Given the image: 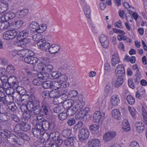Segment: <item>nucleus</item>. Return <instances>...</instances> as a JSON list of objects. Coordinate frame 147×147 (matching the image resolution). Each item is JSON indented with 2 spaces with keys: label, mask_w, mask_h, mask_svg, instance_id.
Returning <instances> with one entry per match:
<instances>
[{
  "label": "nucleus",
  "mask_w": 147,
  "mask_h": 147,
  "mask_svg": "<svg viewBox=\"0 0 147 147\" xmlns=\"http://www.w3.org/2000/svg\"><path fill=\"white\" fill-rule=\"evenodd\" d=\"M21 102L29 111L33 110L36 115L41 112L39 99L34 94L24 96L21 98Z\"/></svg>",
  "instance_id": "f257e3e1"
},
{
  "label": "nucleus",
  "mask_w": 147,
  "mask_h": 147,
  "mask_svg": "<svg viewBox=\"0 0 147 147\" xmlns=\"http://www.w3.org/2000/svg\"><path fill=\"white\" fill-rule=\"evenodd\" d=\"M50 60L49 59L45 58H41L39 61L38 67L34 66V70L36 71H40L38 73L42 75L45 79L48 80L49 78V74L51 72L53 69V66L51 65H46V64L49 63Z\"/></svg>",
  "instance_id": "f03ea898"
},
{
  "label": "nucleus",
  "mask_w": 147,
  "mask_h": 147,
  "mask_svg": "<svg viewBox=\"0 0 147 147\" xmlns=\"http://www.w3.org/2000/svg\"><path fill=\"white\" fill-rule=\"evenodd\" d=\"M68 98L72 99V102L74 103L85 104L84 98L82 95L78 94L77 91L72 90L69 91L67 94Z\"/></svg>",
  "instance_id": "7ed1b4c3"
},
{
  "label": "nucleus",
  "mask_w": 147,
  "mask_h": 147,
  "mask_svg": "<svg viewBox=\"0 0 147 147\" xmlns=\"http://www.w3.org/2000/svg\"><path fill=\"white\" fill-rule=\"evenodd\" d=\"M75 104L71 102V106L67 109L66 112L68 116H71L74 115L77 111L82 109L85 105V104Z\"/></svg>",
  "instance_id": "20e7f679"
},
{
  "label": "nucleus",
  "mask_w": 147,
  "mask_h": 147,
  "mask_svg": "<svg viewBox=\"0 0 147 147\" xmlns=\"http://www.w3.org/2000/svg\"><path fill=\"white\" fill-rule=\"evenodd\" d=\"M0 135L4 138H6L8 142H17L18 137L7 130H2L0 131Z\"/></svg>",
  "instance_id": "39448f33"
},
{
  "label": "nucleus",
  "mask_w": 147,
  "mask_h": 147,
  "mask_svg": "<svg viewBox=\"0 0 147 147\" xmlns=\"http://www.w3.org/2000/svg\"><path fill=\"white\" fill-rule=\"evenodd\" d=\"M32 123L35 127L32 129L33 134L35 137L38 138L40 135L42 134L44 136L48 135L47 133L43 132V129H40L41 127L38 125L37 121L33 120L32 121Z\"/></svg>",
  "instance_id": "423d86ee"
},
{
  "label": "nucleus",
  "mask_w": 147,
  "mask_h": 147,
  "mask_svg": "<svg viewBox=\"0 0 147 147\" xmlns=\"http://www.w3.org/2000/svg\"><path fill=\"white\" fill-rule=\"evenodd\" d=\"M65 93L63 92L62 90L60 91L56 90H53L49 92V97L51 98H55L54 99L53 102L55 104H58L59 102L57 100V98L61 96L64 95Z\"/></svg>",
  "instance_id": "0eeeda50"
},
{
  "label": "nucleus",
  "mask_w": 147,
  "mask_h": 147,
  "mask_svg": "<svg viewBox=\"0 0 147 147\" xmlns=\"http://www.w3.org/2000/svg\"><path fill=\"white\" fill-rule=\"evenodd\" d=\"M17 34L18 32L15 30H10L4 32L3 36L4 40H9L14 38Z\"/></svg>",
  "instance_id": "6e6552de"
},
{
  "label": "nucleus",
  "mask_w": 147,
  "mask_h": 147,
  "mask_svg": "<svg viewBox=\"0 0 147 147\" xmlns=\"http://www.w3.org/2000/svg\"><path fill=\"white\" fill-rule=\"evenodd\" d=\"M1 12V20L3 22H7L13 19L16 16L15 13L11 11Z\"/></svg>",
  "instance_id": "1a4fd4ad"
},
{
  "label": "nucleus",
  "mask_w": 147,
  "mask_h": 147,
  "mask_svg": "<svg viewBox=\"0 0 147 147\" xmlns=\"http://www.w3.org/2000/svg\"><path fill=\"white\" fill-rule=\"evenodd\" d=\"M90 132L88 129L83 128L80 130L78 133V138L80 140H85L88 138Z\"/></svg>",
  "instance_id": "9d476101"
},
{
  "label": "nucleus",
  "mask_w": 147,
  "mask_h": 147,
  "mask_svg": "<svg viewBox=\"0 0 147 147\" xmlns=\"http://www.w3.org/2000/svg\"><path fill=\"white\" fill-rule=\"evenodd\" d=\"M99 40L102 47L105 48L109 45V41L107 36L105 34H101L99 36Z\"/></svg>",
  "instance_id": "9b49d317"
},
{
  "label": "nucleus",
  "mask_w": 147,
  "mask_h": 147,
  "mask_svg": "<svg viewBox=\"0 0 147 147\" xmlns=\"http://www.w3.org/2000/svg\"><path fill=\"white\" fill-rule=\"evenodd\" d=\"M87 144L88 147H100L101 146L100 140L96 138L89 140Z\"/></svg>",
  "instance_id": "f8f14e48"
},
{
  "label": "nucleus",
  "mask_w": 147,
  "mask_h": 147,
  "mask_svg": "<svg viewBox=\"0 0 147 147\" xmlns=\"http://www.w3.org/2000/svg\"><path fill=\"white\" fill-rule=\"evenodd\" d=\"M116 134V132L114 131H108L103 135V139L105 142H108L115 137Z\"/></svg>",
  "instance_id": "ddd939ff"
},
{
  "label": "nucleus",
  "mask_w": 147,
  "mask_h": 147,
  "mask_svg": "<svg viewBox=\"0 0 147 147\" xmlns=\"http://www.w3.org/2000/svg\"><path fill=\"white\" fill-rule=\"evenodd\" d=\"M38 48L43 51H46L49 46V43L46 42L45 39L42 38L37 43Z\"/></svg>",
  "instance_id": "4468645a"
},
{
  "label": "nucleus",
  "mask_w": 147,
  "mask_h": 147,
  "mask_svg": "<svg viewBox=\"0 0 147 147\" xmlns=\"http://www.w3.org/2000/svg\"><path fill=\"white\" fill-rule=\"evenodd\" d=\"M105 117V114L104 112L101 113L99 111H96L93 116V120L94 122L98 123L101 120L102 118Z\"/></svg>",
  "instance_id": "2eb2a0df"
},
{
  "label": "nucleus",
  "mask_w": 147,
  "mask_h": 147,
  "mask_svg": "<svg viewBox=\"0 0 147 147\" xmlns=\"http://www.w3.org/2000/svg\"><path fill=\"white\" fill-rule=\"evenodd\" d=\"M62 86H63L62 84L59 80L58 81H52V88H53L54 90H58L59 91L62 90L63 92L65 93L66 92L65 91V89L64 87L63 88L62 87Z\"/></svg>",
  "instance_id": "dca6fc26"
},
{
  "label": "nucleus",
  "mask_w": 147,
  "mask_h": 147,
  "mask_svg": "<svg viewBox=\"0 0 147 147\" xmlns=\"http://www.w3.org/2000/svg\"><path fill=\"white\" fill-rule=\"evenodd\" d=\"M60 50V46L55 44H54L51 45H50L49 44V46L47 50L51 54L57 53Z\"/></svg>",
  "instance_id": "f3484780"
},
{
  "label": "nucleus",
  "mask_w": 147,
  "mask_h": 147,
  "mask_svg": "<svg viewBox=\"0 0 147 147\" xmlns=\"http://www.w3.org/2000/svg\"><path fill=\"white\" fill-rule=\"evenodd\" d=\"M59 78L60 80L59 81L61 83L64 88L68 87L69 86V83L67 82L68 79V77L67 75L61 74Z\"/></svg>",
  "instance_id": "a211bd4d"
},
{
  "label": "nucleus",
  "mask_w": 147,
  "mask_h": 147,
  "mask_svg": "<svg viewBox=\"0 0 147 147\" xmlns=\"http://www.w3.org/2000/svg\"><path fill=\"white\" fill-rule=\"evenodd\" d=\"M37 76L38 78H34L32 81V83L35 86H40L42 84L43 80H47L44 79L43 77H41L42 75L39 73Z\"/></svg>",
  "instance_id": "6ab92c4d"
},
{
  "label": "nucleus",
  "mask_w": 147,
  "mask_h": 147,
  "mask_svg": "<svg viewBox=\"0 0 147 147\" xmlns=\"http://www.w3.org/2000/svg\"><path fill=\"white\" fill-rule=\"evenodd\" d=\"M110 101L112 105L114 106H117L120 102L119 97L117 95L113 94L110 98Z\"/></svg>",
  "instance_id": "aec40b11"
},
{
  "label": "nucleus",
  "mask_w": 147,
  "mask_h": 147,
  "mask_svg": "<svg viewBox=\"0 0 147 147\" xmlns=\"http://www.w3.org/2000/svg\"><path fill=\"white\" fill-rule=\"evenodd\" d=\"M76 139L73 137L67 138L64 140V144L67 147H75Z\"/></svg>",
  "instance_id": "412c9836"
},
{
  "label": "nucleus",
  "mask_w": 147,
  "mask_h": 147,
  "mask_svg": "<svg viewBox=\"0 0 147 147\" xmlns=\"http://www.w3.org/2000/svg\"><path fill=\"white\" fill-rule=\"evenodd\" d=\"M125 73L123 65L120 64L117 66L116 69L115 70V73L116 76H121L124 74Z\"/></svg>",
  "instance_id": "4be33fe9"
},
{
  "label": "nucleus",
  "mask_w": 147,
  "mask_h": 147,
  "mask_svg": "<svg viewBox=\"0 0 147 147\" xmlns=\"http://www.w3.org/2000/svg\"><path fill=\"white\" fill-rule=\"evenodd\" d=\"M18 43V45L22 47H26L27 45L31 41V39H27V38H22L19 39H17Z\"/></svg>",
  "instance_id": "5701e85b"
},
{
  "label": "nucleus",
  "mask_w": 147,
  "mask_h": 147,
  "mask_svg": "<svg viewBox=\"0 0 147 147\" xmlns=\"http://www.w3.org/2000/svg\"><path fill=\"white\" fill-rule=\"evenodd\" d=\"M1 79H0V91H1V88L6 89L8 88L6 86L9 85V83H7L8 81L7 79L5 76H1Z\"/></svg>",
  "instance_id": "b1692460"
},
{
  "label": "nucleus",
  "mask_w": 147,
  "mask_h": 147,
  "mask_svg": "<svg viewBox=\"0 0 147 147\" xmlns=\"http://www.w3.org/2000/svg\"><path fill=\"white\" fill-rule=\"evenodd\" d=\"M2 0V3L0 5V10H2L1 12H5L9 9V0Z\"/></svg>",
  "instance_id": "393cba45"
},
{
  "label": "nucleus",
  "mask_w": 147,
  "mask_h": 147,
  "mask_svg": "<svg viewBox=\"0 0 147 147\" xmlns=\"http://www.w3.org/2000/svg\"><path fill=\"white\" fill-rule=\"evenodd\" d=\"M112 116L115 119L119 120H120L121 117V115L120 111L117 109H113L111 112Z\"/></svg>",
  "instance_id": "a878e982"
},
{
  "label": "nucleus",
  "mask_w": 147,
  "mask_h": 147,
  "mask_svg": "<svg viewBox=\"0 0 147 147\" xmlns=\"http://www.w3.org/2000/svg\"><path fill=\"white\" fill-rule=\"evenodd\" d=\"M99 125L97 124H92L89 126V129L91 133L93 134L98 133L99 132Z\"/></svg>",
  "instance_id": "bb28decb"
},
{
  "label": "nucleus",
  "mask_w": 147,
  "mask_h": 147,
  "mask_svg": "<svg viewBox=\"0 0 147 147\" xmlns=\"http://www.w3.org/2000/svg\"><path fill=\"white\" fill-rule=\"evenodd\" d=\"M83 11L87 18H90V17L91 10L90 6L86 3H84V5Z\"/></svg>",
  "instance_id": "cd10ccee"
},
{
  "label": "nucleus",
  "mask_w": 147,
  "mask_h": 147,
  "mask_svg": "<svg viewBox=\"0 0 147 147\" xmlns=\"http://www.w3.org/2000/svg\"><path fill=\"white\" fill-rule=\"evenodd\" d=\"M59 134L57 132H53L51 133L49 135V141H51L53 142L56 141L58 139Z\"/></svg>",
  "instance_id": "c85d7f7f"
},
{
  "label": "nucleus",
  "mask_w": 147,
  "mask_h": 147,
  "mask_svg": "<svg viewBox=\"0 0 147 147\" xmlns=\"http://www.w3.org/2000/svg\"><path fill=\"white\" fill-rule=\"evenodd\" d=\"M120 59L117 53H114L112 56L111 59L112 64L113 66H115L120 62Z\"/></svg>",
  "instance_id": "c756f323"
},
{
  "label": "nucleus",
  "mask_w": 147,
  "mask_h": 147,
  "mask_svg": "<svg viewBox=\"0 0 147 147\" xmlns=\"http://www.w3.org/2000/svg\"><path fill=\"white\" fill-rule=\"evenodd\" d=\"M13 52L16 54L21 57H24L26 55H27V51L26 49L20 50L19 51L16 50H14L13 51Z\"/></svg>",
  "instance_id": "7c9ffc66"
},
{
  "label": "nucleus",
  "mask_w": 147,
  "mask_h": 147,
  "mask_svg": "<svg viewBox=\"0 0 147 147\" xmlns=\"http://www.w3.org/2000/svg\"><path fill=\"white\" fill-rule=\"evenodd\" d=\"M137 131L139 133L142 132L144 129V124L141 122H137L135 125Z\"/></svg>",
  "instance_id": "2f4dec72"
},
{
  "label": "nucleus",
  "mask_w": 147,
  "mask_h": 147,
  "mask_svg": "<svg viewBox=\"0 0 147 147\" xmlns=\"http://www.w3.org/2000/svg\"><path fill=\"white\" fill-rule=\"evenodd\" d=\"M38 126H40V129H43V131L48 129L49 128V122L46 120L44 121L42 123H40L38 124Z\"/></svg>",
  "instance_id": "473e14b6"
},
{
  "label": "nucleus",
  "mask_w": 147,
  "mask_h": 147,
  "mask_svg": "<svg viewBox=\"0 0 147 147\" xmlns=\"http://www.w3.org/2000/svg\"><path fill=\"white\" fill-rule=\"evenodd\" d=\"M28 31L26 30H24L20 32L19 34L17 35V39L22 38H27L29 36Z\"/></svg>",
  "instance_id": "72a5a7b5"
},
{
  "label": "nucleus",
  "mask_w": 147,
  "mask_h": 147,
  "mask_svg": "<svg viewBox=\"0 0 147 147\" xmlns=\"http://www.w3.org/2000/svg\"><path fill=\"white\" fill-rule=\"evenodd\" d=\"M47 28V26L46 24H42L39 25L38 24L36 32L38 33H42L46 30Z\"/></svg>",
  "instance_id": "f704fd0d"
},
{
  "label": "nucleus",
  "mask_w": 147,
  "mask_h": 147,
  "mask_svg": "<svg viewBox=\"0 0 147 147\" xmlns=\"http://www.w3.org/2000/svg\"><path fill=\"white\" fill-rule=\"evenodd\" d=\"M122 129L125 132H127L130 129L129 123L127 120L124 121L122 123Z\"/></svg>",
  "instance_id": "c9c22d12"
},
{
  "label": "nucleus",
  "mask_w": 147,
  "mask_h": 147,
  "mask_svg": "<svg viewBox=\"0 0 147 147\" xmlns=\"http://www.w3.org/2000/svg\"><path fill=\"white\" fill-rule=\"evenodd\" d=\"M28 12V9H24L19 11L18 12V14L19 18H22L27 15Z\"/></svg>",
  "instance_id": "e433bc0d"
},
{
  "label": "nucleus",
  "mask_w": 147,
  "mask_h": 147,
  "mask_svg": "<svg viewBox=\"0 0 147 147\" xmlns=\"http://www.w3.org/2000/svg\"><path fill=\"white\" fill-rule=\"evenodd\" d=\"M123 82L122 77L121 76H119L115 84V87L116 88L119 87L122 84Z\"/></svg>",
  "instance_id": "4c0bfd02"
},
{
  "label": "nucleus",
  "mask_w": 147,
  "mask_h": 147,
  "mask_svg": "<svg viewBox=\"0 0 147 147\" xmlns=\"http://www.w3.org/2000/svg\"><path fill=\"white\" fill-rule=\"evenodd\" d=\"M16 89L17 93L19 94L20 95H22V96L21 98V100L22 98L24 96L26 95H29L28 94H25V89L23 87H22L18 86L17 88H16Z\"/></svg>",
  "instance_id": "58836bf2"
},
{
  "label": "nucleus",
  "mask_w": 147,
  "mask_h": 147,
  "mask_svg": "<svg viewBox=\"0 0 147 147\" xmlns=\"http://www.w3.org/2000/svg\"><path fill=\"white\" fill-rule=\"evenodd\" d=\"M71 133V130L70 129H65L62 131V135L65 137L68 138L69 136Z\"/></svg>",
  "instance_id": "ea45409f"
},
{
  "label": "nucleus",
  "mask_w": 147,
  "mask_h": 147,
  "mask_svg": "<svg viewBox=\"0 0 147 147\" xmlns=\"http://www.w3.org/2000/svg\"><path fill=\"white\" fill-rule=\"evenodd\" d=\"M52 81H47L43 82L42 87L46 89L52 88Z\"/></svg>",
  "instance_id": "a19ab883"
},
{
  "label": "nucleus",
  "mask_w": 147,
  "mask_h": 147,
  "mask_svg": "<svg viewBox=\"0 0 147 147\" xmlns=\"http://www.w3.org/2000/svg\"><path fill=\"white\" fill-rule=\"evenodd\" d=\"M126 100L128 104L130 105H133L135 102L134 98L132 96L130 95H127L126 97Z\"/></svg>",
  "instance_id": "79ce46f5"
},
{
  "label": "nucleus",
  "mask_w": 147,
  "mask_h": 147,
  "mask_svg": "<svg viewBox=\"0 0 147 147\" xmlns=\"http://www.w3.org/2000/svg\"><path fill=\"white\" fill-rule=\"evenodd\" d=\"M11 78L13 79H15V80L13 81L11 85H10V86L11 87L13 88V89L16 88L18 86L19 82L16 79V78L15 76H13Z\"/></svg>",
  "instance_id": "37998d69"
},
{
  "label": "nucleus",
  "mask_w": 147,
  "mask_h": 147,
  "mask_svg": "<svg viewBox=\"0 0 147 147\" xmlns=\"http://www.w3.org/2000/svg\"><path fill=\"white\" fill-rule=\"evenodd\" d=\"M41 59H40L39 60L38 59L34 57H33L32 58V62L31 63V64H34L33 67V69H34V66H36V67H38V64L39 63V61Z\"/></svg>",
  "instance_id": "c03bdc74"
},
{
  "label": "nucleus",
  "mask_w": 147,
  "mask_h": 147,
  "mask_svg": "<svg viewBox=\"0 0 147 147\" xmlns=\"http://www.w3.org/2000/svg\"><path fill=\"white\" fill-rule=\"evenodd\" d=\"M42 35L39 33L35 34L33 35L32 38L34 40L38 42L42 39Z\"/></svg>",
  "instance_id": "a18cd8bd"
},
{
  "label": "nucleus",
  "mask_w": 147,
  "mask_h": 147,
  "mask_svg": "<svg viewBox=\"0 0 147 147\" xmlns=\"http://www.w3.org/2000/svg\"><path fill=\"white\" fill-rule=\"evenodd\" d=\"M15 70L14 67L11 65H8L7 67V72L9 73H14L15 72Z\"/></svg>",
  "instance_id": "49530a36"
},
{
  "label": "nucleus",
  "mask_w": 147,
  "mask_h": 147,
  "mask_svg": "<svg viewBox=\"0 0 147 147\" xmlns=\"http://www.w3.org/2000/svg\"><path fill=\"white\" fill-rule=\"evenodd\" d=\"M64 109L63 106L61 105L55 107L53 109V111L55 113H58L61 111H63Z\"/></svg>",
  "instance_id": "de8ad7c7"
},
{
  "label": "nucleus",
  "mask_w": 147,
  "mask_h": 147,
  "mask_svg": "<svg viewBox=\"0 0 147 147\" xmlns=\"http://www.w3.org/2000/svg\"><path fill=\"white\" fill-rule=\"evenodd\" d=\"M128 109L131 116L133 117H135L136 113V109L134 108L130 107H128Z\"/></svg>",
  "instance_id": "09e8293b"
},
{
  "label": "nucleus",
  "mask_w": 147,
  "mask_h": 147,
  "mask_svg": "<svg viewBox=\"0 0 147 147\" xmlns=\"http://www.w3.org/2000/svg\"><path fill=\"white\" fill-rule=\"evenodd\" d=\"M142 114L145 123L147 124V112L146 109L143 108L142 109Z\"/></svg>",
  "instance_id": "8fccbe9b"
},
{
  "label": "nucleus",
  "mask_w": 147,
  "mask_h": 147,
  "mask_svg": "<svg viewBox=\"0 0 147 147\" xmlns=\"http://www.w3.org/2000/svg\"><path fill=\"white\" fill-rule=\"evenodd\" d=\"M67 116L66 113L64 112L63 111V112L59 114L58 117L60 119L63 120L67 119Z\"/></svg>",
  "instance_id": "3c124183"
},
{
  "label": "nucleus",
  "mask_w": 147,
  "mask_h": 147,
  "mask_svg": "<svg viewBox=\"0 0 147 147\" xmlns=\"http://www.w3.org/2000/svg\"><path fill=\"white\" fill-rule=\"evenodd\" d=\"M23 23V22L22 21L18 20L13 22L12 24L13 26H15L17 28H20L22 26Z\"/></svg>",
  "instance_id": "603ef678"
},
{
  "label": "nucleus",
  "mask_w": 147,
  "mask_h": 147,
  "mask_svg": "<svg viewBox=\"0 0 147 147\" xmlns=\"http://www.w3.org/2000/svg\"><path fill=\"white\" fill-rule=\"evenodd\" d=\"M97 101L99 103L100 106L101 107H105L106 106V100L105 99H102L101 98H98L97 100Z\"/></svg>",
  "instance_id": "864d4df0"
},
{
  "label": "nucleus",
  "mask_w": 147,
  "mask_h": 147,
  "mask_svg": "<svg viewBox=\"0 0 147 147\" xmlns=\"http://www.w3.org/2000/svg\"><path fill=\"white\" fill-rule=\"evenodd\" d=\"M3 24L4 25L3 26V29L4 30L10 29L11 30L12 29L11 26L13 25L12 23L9 24V22H3Z\"/></svg>",
  "instance_id": "5fc2aeb1"
},
{
  "label": "nucleus",
  "mask_w": 147,
  "mask_h": 147,
  "mask_svg": "<svg viewBox=\"0 0 147 147\" xmlns=\"http://www.w3.org/2000/svg\"><path fill=\"white\" fill-rule=\"evenodd\" d=\"M43 139H38L36 142L34 143V145L37 147H43L45 142H42L41 141L43 140Z\"/></svg>",
  "instance_id": "6e6d98bb"
},
{
  "label": "nucleus",
  "mask_w": 147,
  "mask_h": 147,
  "mask_svg": "<svg viewBox=\"0 0 147 147\" xmlns=\"http://www.w3.org/2000/svg\"><path fill=\"white\" fill-rule=\"evenodd\" d=\"M38 24L39 23L36 22H32L30 25V27L31 28L33 29L34 31L36 32Z\"/></svg>",
  "instance_id": "4d7b16f0"
},
{
  "label": "nucleus",
  "mask_w": 147,
  "mask_h": 147,
  "mask_svg": "<svg viewBox=\"0 0 147 147\" xmlns=\"http://www.w3.org/2000/svg\"><path fill=\"white\" fill-rule=\"evenodd\" d=\"M22 130L27 131L29 130L30 129V125L27 123H22Z\"/></svg>",
  "instance_id": "13d9d810"
},
{
  "label": "nucleus",
  "mask_w": 147,
  "mask_h": 147,
  "mask_svg": "<svg viewBox=\"0 0 147 147\" xmlns=\"http://www.w3.org/2000/svg\"><path fill=\"white\" fill-rule=\"evenodd\" d=\"M105 73V74H107L110 71V67L109 63H106L104 64Z\"/></svg>",
  "instance_id": "bf43d9fd"
},
{
  "label": "nucleus",
  "mask_w": 147,
  "mask_h": 147,
  "mask_svg": "<svg viewBox=\"0 0 147 147\" xmlns=\"http://www.w3.org/2000/svg\"><path fill=\"white\" fill-rule=\"evenodd\" d=\"M81 109L79 111V112L76 115V119H81L84 117L85 118V115L84 114L82 111H81Z\"/></svg>",
  "instance_id": "052dcab7"
},
{
  "label": "nucleus",
  "mask_w": 147,
  "mask_h": 147,
  "mask_svg": "<svg viewBox=\"0 0 147 147\" xmlns=\"http://www.w3.org/2000/svg\"><path fill=\"white\" fill-rule=\"evenodd\" d=\"M22 124H17L14 128V130L17 133H19L20 131L22 130Z\"/></svg>",
  "instance_id": "680f3d73"
},
{
  "label": "nucleus",
  "mask_w": 147,
  "mask_h": 147,
  "mask_svg": "<svg viewBox=\"0 0 147 147\" xmlns=\"http://www.w3.org/2000/svg\"><path fill=\"white\" fill-rule=\"evenodd\" d=\"M61 73L58 71H53L51 74V75L53 78H57L60 77Z\"/></svg>",
  "instance_id": "e2e57ef3"
},
{
  "label": "nucleus",
  "mask_w": 147,
  "mask_h": 147,
  "mask_svg": "<svg viewBox=\"0 0 147 147\" xmlns=\"http://www.w3.org/2000/svg\"><path fill=\"white\" fill-rule=\"evenodd\" d=\"M36 118L37 119H35L34 120L37 121L38 124L40 123H42L44 121L46 120L43 117L42 115H37Z\"/></svg>",
  "instance_id": "0e129e2a"
},
{
  "label": "nucleus",
  "mask_w": 147,
  "mask_h": 147,
  "mask_svg": "<svg viewBox=\"0 0 147 147\" xmlns=\"http://www.w3.org/2000/svg\"><path fill=\"white\" fill-rule=\"evenodd\" d=\"M83 124V123L82 121H79L78 123L75 125L74 127V129L76 131L77 129L82 127Z\"/></svg>",
  "instance_id": "69168bd1"
},
{
  "label": "nucleus",
  "mask_w": 147,
  "mask_h": 147,
  "mask_svg": "<svg viewBox=\"0 0 147 147\" xmlns=\"http://www.w3.org/2000/svg\"><path fill=\"white\" fill-rule=\"evenodd\" d=\"M2 91H0V105L5 104L6 102L5 98L3 97H2Z\"/></svg>",
  "instance_id": "338daca9"
},
{
  "label": "nucleus",
  "mask_w": 147,
  "mask_h": 147,
  "mask_svg": "<svg viewBox=\"0 0 147 147\" xmlns=\"http://www.w3.org/2000/svg\"><path fill=\"white\" fill-rule=\"evenodd\" d=\"M111 89L110 85L109 84L107 85L105 89V93L107 94H109L111 93Z\"/></svg>",
  "instance_id": "774afa93"
}]
</instances>
